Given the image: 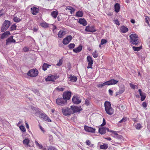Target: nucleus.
Instances as JSON below:
<instances>
[{"label": "nucleus", "instance_id": "680f3d73", "mask_svg": "<svg viewBox=\"0 0 150 150\" xmlns=\"http://www.w3.org/2000/svg\"><path fill=\"white\" fill-rule=\"evenodd\" d=\"M108 92L110 95L112 96L113 95V91L111 89H109L108 90Z\"/></svg>", "mask_w": 150, "mask_h": 150}, {"label": "nucleus", "instance_id": "bb28decb", "mask_svg": "<svg viewBox=\"0 0 150 150\" xmlns=\"http://www.w3.org/2000/svg\"><path fill=\"white\" fill-rule=\"evenodd\" d=\"M71 91H66V100H69L71 97Z\"/></svg>", "mask_w": 150, "mask_h": 150}, {"label": "nucleus", "instance_id": "412c9836", "mask_svg": "<svg viewBox=\"0 0 150 150\" xmlns=\"http://www.w3.org/2000/svg\"><path fill=\"white\" fill-rule=\"evenodd\" d=\"M66 34V32L64 30H61L58 33V35L59 38H61Z\"/></svg>", "mask_w": 150, "mask_h": 150}, {"label": "nucleus", "instance_id": "e433bc0d", "mask_svg": "<svg viewBox=\"0 0 150 150\" xmlns=\"http://www.w3.org/2000/svg\"><path fill=\"white\" fill-rule=\"evenodd\" d=\"M51 15L54 18H56L58 15V11H52L51 13Z\"/></svg>", "mask_w": 150, "mask_h": 150}, {"label": "nucleus", "instance_id": "423d86ee", "mask_svg": "<svg viewBox=\"0 0 150 150\" xmlns=\"http://www.w3.org/2000/svg\"><path fill=\"white\" fill-rule=\"evenodd\" d=\"M38 71L36 69H31L27 73L28 76L31 77H34L37 76L38 74Z\"/></svg>", "mask_w": 150, "mask_h": 150}, {"label": "nucleus", "instance_id": "5701e85b", "mask_svg": "<svg viewBox=\"0 0 150 150\" xmlns=\"http://www.w3.org/2000/svg\"><path fill=\"white\" fill-rule=\"evenodd\" d=\"M35 143L36 146L39 149H41L42 150H46V148L44 147L42 145L39 144L37 141H35Z\"/></svg>", "mask_w": 150, "mask_h": 150}, {"label": "nucleus", "instance_id": "6e6552de", "mask_svg": "<svg viewBox=\"0 0 150 150\" xmlns=\"http://www.w3.org/2000/svg\"><path fill=\"white\" fill-rule=\"evenodd\" d=\"M72 101L74 103L78 104L81 102V100L80 97L77 95H74L73 97Z\"/></svg>", "mask_w": 150, "mask_h": 150}, {"label": "nucleus", "instance_id": "9b49d317", "mask_svg": "<svg viewBox=\"0 0 150 150\" xmlns=\"http://www.w3.org/2000/svg\"><path fill=\"white\" fill-rule=\"evenodd\" d=\"M40 117L45 121H47L48 122H51V120L47 117L45 114L41 113L40 115Z\"/></svg>", "mask_w": 150, "mask_h": 150}, {"label": "nucleus", "instance_id": "bf43d9fd", "mask_svg": "<svg viewBox=\"0 0 150 150\" xmlns=\"http://www.w3.org/2000/svg\"><path fill=\"white\" fill-rule=\"evenodd\" d=\"M62 61L60 59L59 61V62H58V63L57 64V66H60L62 65Z\"/></svg>", "mask_w": 150, "mask_h": 150}, {"label": "nucleus", "instance_id": "4d7b16f0", "mask_svg": "<svg viewBox=\"0 0 150 150\" xmlns=\"http://www.w3.org/2000/svg\"><path fill=\"white\" fill-rule=\"evenodd\" d=\"M105 124H106L105 120V119L104 118H103V123L100 126H102V127L103 126H104L105 125Z\"/></svg>", "mask_w": 150, "mask_h": 150}, {"label": "nucleus", "instance_id": "dca6fc26", "mask_svg": "<svg viewBox=\"0 0 150 150\" xmlns=\"http://www.w3.org/2000/svg\"><path fill=\"white\" fill-rule=\"evenodd\" d=\"M82 48V46L80 45L77 48L73 49V51L76 53H77L80 52Z\"/></svg>", "mask_w": 150, "mask_h": 150}, {"label": "nucleus", "instance_id": "c03bdc74", "mask_svg": "<svg viewBox=\"0 0 150 150\" xmlns=\"http://www.w3.org/2000/svg\"><path fill=\"white\" fill-rule=\"evenodd\" d=\"M92 55L95 58H97L98 56V53L96 51L93 52Z\"/></svg>", "mask_w": 150, "mask_h": 150}, {"label": "nucleus", "instance_id": "09e8293b", "mask_svg": "<svg viewBox=\"0 0 150 150\" xmlns=\"http://www.w3.org/2000/svg\"><path fill=\"white\" fill-rule=\"evenodd\" d=\"M107 42V40L105 39H103L101 40V45H103L105 44Z\"/></svg>", "mask_w": 150, "mask_h": 150}, {"label": "nucleus", "instance_id": "a19ab883", "mask_svg": "<svg viewBox=\"0 0 150 150\" xmlns=\"http://www.w3.org/2000/svg\"><path fill=\"white\" fill-rule=\"evenodd\" d=\"M21 19L19 18L16 17H14L13 18V20L14 21L18 23L20 22Z\"/></svg>", "mask_w": 150, "mask_h": 150}, {"label": "nucleus", "instance_id": "7ed1b4c3", "mask_svg": "<svg viewBox=\"0 0 150 150\" xmlns=\"http://www.w3.org/2000/svg\"><path fill=\"white\" fill-rule=\"evenodd\" d=\"M118 82V81L114 79L110 80L108 81L101 84L97 85V87L99 88H102L105 85L109 86L112 85H114L117 84Z\"/></svg>", "mask_w": 150, "mask_h": 150}, {"label": "nucleus", "instance_id": "c85d7f7f", "mask_svg": "<svg viewBox=\"0 0 150 150\" xmlns=\"http://www.w3.org/2000/svg\"><path fill=\"white\" fill-rule=\"evenodd\" d=\"M81 107H74L72 109L73 110V112H79L81 110V109H80Z\"/></svg>", "mask_w": 150, "mask_h": 150}, {"label": "nucleus", "instance_id": "6ab92c4d", "mask_svg": "<svg viewBox=\"0 0 150 150\" xmlns=\"http://www.w3.org/2000/svg\"><path fill=\"white\" fill-rule=\"evenodd\" d=\"M115 11L116 12H118L120 10V6L119 4L117 3H116L114 6Z\"/></svg>", "mask_w": 150, "mask_h": 150}, {"label": "nucleus", "instance_id": "2f4dec72", "mask_svg": "<svg viewBox=\"0 0 150 150\" xmlns=\"http://www.w3.org/2000/svg\"><path fill=\"white\" fill-rule=\"evenodd\" d=\"M83 15V13L82 11H79L76 12V16L77 17H81Z\"/></svg>", "mask_w": 150, "mask_h": 150}, {"label": "nucleus", "instance_id": "58836bf2", "mask_svg": "<svg viewBox=\"0 0 150 150\" xmlns=\"http://www.w3.org/2000/svg\"><path fill=\"white\" fill-rule=\"evenodd\" d=\"M150 21V18H149L147 16H145V21L146 23H147V25L149 26H150V24L149 23V21Z\"/></svg>", "mask_w": 150, "mask_h": 150}, {"label": "nucleus", "instance_id": "cd10ccee", "mask_svg": "<svg viewBox=\"0 0 150 150\" xmlns=\"http://www.w3.org/2000/svg\"><path fill=\"white\" fill-rule=\"evenodd\" d=\"M72 39V36L71 35H67L66 36V45L68 44Z\"/></svg>", "mask_w": 150, "mask_h": 150}, {"label": "nucleus", "instance_id": "774afa93", "mask_svg": "<svg viewBox=\"0 0 150 150\" xmlns=\"http://www.w3.org/2000/svg\"><path fill=\"white\" fill-rule=\"evenodd\" d=\"M62 42L64 45H66V38L63 39Z\"/></svg>", "mask_w": 150, "mask_h": 150}, {"label": "nucleus", "instance_id": "4468645a", "mask_svg": "<svg viewBox=\"0 0 150 150\" xmlns=\"http://www.w3.org/2000/svg\"><path fill=\"white\" fill-rule=\"evenodd\" d=\"M31 13L34 15H36L39 11L38 9L35 7L31 8Z\"/></svg>", "mask_w": 150, "mask_h": 150}, {"label": "nucleus", "instance_id": "f8f14e48", "mask_svg": "<svg viewBox=\"0 0 150 150\" xmlns=\"http://www.w3.org/2000/svg\"><path fill=\"white\" fill-rule=\"evenodd\" d=\"M68 81H69L71 82H75L77 80V78L76 76L69 75L68 76Z\"/></svg>", "mask_w": 150, "mask_h": 150}, {"label": "nucleus", "instance_id": "4c0bfd02", "mask_svg": "<svg viewBox=\"0 0 150 150\" xmlns=\"http://www.w3.org/2000/svg\"><path fill=\"white\" fill-rule=\"evenodd\" d=\"M12 38H13V36H11L6 40V45H8V44L9 43L11 42Z\"/></svg>", "mask_w": 150, "mask_h": 150}, {"label": "nucleus", "instance_id": "0eeeda50", "mask_svg": "<svg viewBox=\"0 0 150 150\" xmlns=\"http://www.w3.org/2000/svg\"><path fill=\"white\" fill-rule=\"evenodd\" d=\"M85 30L87 32L94 33L96 32L97 31V30L94 25H88L86 27Z\"/></svg>", "mask_w": 150, "mask_h": 150}, {"label": "nucleus", "instance_id": "a211bd4d", "mask_svg": "<svg viewBox=\"0 0 150 150\" xmlns=\"http://www.w3.org/2000/svg\"><path fill=\"white\" fill-rule=\"evenodd\" d=\"M120 29L121 32L123 33H126L129 30L128 28L124 25L121 26L120 27Z\"/></svg>", "mask_w": 150, "mask_h": 150}, {"label": "nucleus", "instance_id": "864d4df0", "mask_svg": "<svg viewBox=\"0 0 150 150\" xmlns=\"http://www.w3.org/2000/svg\"><path fill=\"white\" fill-rule=\"evenodd\" d=\"M114 21L115 22V23L117 25H119L120 24V23L118 19H116L115 20H114Z\"/></svg>", "mask_w": 150, "mask_h": 150}, {"label": "nucleus", "instance_id": "5fc2aeb1", "mask_svg": "<svg viewBox=\"0 0 150 150\" xmlns=\"http://www.w3.org/2000/svg\"><path fill=\"white\" fill-rule=\"evenodd\" d=\"M48 150H57V149L55 147L51 146L48 148Z\"/></svg>", "mask_w": 150, "mask_h": 150}, {"label": "nucleus", "instance_id": "1a4fd4ad", "mask_svg": "<svg viewBox=\"0 0 150 150\" xmlns=\"http://www.w3.org/2000/svg\"><path fill=\"white\" fill-rule=\"evenodd\" d=\"M87 60L88 62V66L87 67L88 69H92V64L93 63V61L92 57L90 56H88L87 57Z\"/></svg>", "mask_w": 150, "mask_h": 150}, {"label": "nucleus", "instance_id": "9d476101", "mask_svg": "<svg viewBox=\"0 0 150 150\" xmlns=\"http://www.w3.org/2000/svg\"><path fill=\"white\" fill-rule=\"evenodd\" d=\"M84 129L86 132L92 133H94L95 132L96 129L88 126L85 125Z\"/></svg>", "mask_w": 150, "mask_h": 150}, {"label": "nucleus", "instance_id": "a878e982", "mask_svg": "<svg viewBox=\"0 0 150 150\" xmlns=\"http://www.w3.org/2000/svg\"><path fill=\"white\" fill-rule=\"evenodd\" d=\"M120 110L122 111H124L126 109V105L123 104H121L119 106Z\"/></svg>", "mask_w": 150, "mask_h": 150}, {"label": "nucleus", "instance_id": "aec40b11", "mask_svg": "<svg viewBox=\"0 0 150 150\" xmlns=\"http://www.w3.org/2000/svg\"><path fill=\"white\" fill-rule=\"evenodd\" d=\"M30 141L28 139H25L23 141V144H25V146L26 147H29L30 146L29 144Z\"/></svg>", "mask_w": 150, "mask_h": 150}, {"label": "nucleus", "instance_id": "2eb2a0df", "mask_svg": "<svg viewBox=\"0 0 150 150\" xmlns=\"http://www.w3.org/2000/svg\"><path fill=\"white\" fill-rule=\"evenodd\" d=\"M79 23L83 26H86L87 24V21L84 18H80L79 20Z\"/></svg>", "mask_w": 150, "mask_h": 150}, {"label": "nucleus", "instance_id": "473e14b6", "mask_svg": "<svg viewBox=\"0 0 150 150\" xmlns=\"http://www.w3.org/2000/svg\"><path fill=\"white\" fill-rule=\"evenodd\" d=\"M51 65L48 64H47L44 63L42 66V69L44 71L47 70V68H49V66H50Z\"/></svg>", "mask_w": 150, "mask_h": 150}, {"label": "nucleus", "instance_id": "c9c22d12", "mask_svg": "<svg viewBox=\"0 0 150 150\" xmlns=\"http://www.w3.org/2000/svg\"><path fill=\"white\" fill-rule=\"evenodd\" d=\"M40 25L42 27L44 28H47L49 27V24L45 22L41 23Z\"/></svg>", "mask_w": 150, "mask_h": 150}, {"label": "nucleus", "instance_id": "13d9d810", "mask_svg": "<svg viewBox=\"0 0 150 150\" xmlns=\"http://www.w3.org/2000/svg\"><path fill=\"white\" fill-rule=\"evenodd\" d=\"M142 106L144 108H146L147 106V104L146 102H143L142 104Z\"/></svg>", "mask_w": 150, "mask_h": 150}, {"label": "nucleus", "instance_id": "79ce46f5", "mask_svg": "<svg viewBox=\"0 0 150 150\" xmlns=\"http://www.w3.org/2000/svg\"><path fill=\"white\" fill-rule=\"evenodd\" d=\"M135 127L137 129H139L142 127V125L140 123H137V125L135 126Z\"/></svg>", "mask_w": 150, "mask_h": 150}, {"label": "nucleus", "instance_id": "603ef678", "mask_svg": "<svg viewBox=\"0 0 150 150\" xmlns=\"http://www.w3.org/2000/svg\"><path fill=\"white\" fill-rule=\"evenodd\" d=\"M55 90H58L59 91H63V90H64V88H62L58 87L56 88H55Z\"/></svg>", "mask_w": 150, "mask_h": 150}, {"label": "nucleus", "instance_id": "338daca9", "mask_svg": "<svg viewBox=\"0 0 150 150\" xmlns=\"http://www.w3.org/2000/svg\"><path fill=\"white\" fill-rule=\"evenodd\" d=\"M23 122V121L22 120H20L19 121V122L17 124V126H20V124L21 123Z\"/></svg>", "mask_w": 150, "mask_h": 150}, {"label": "nucleus", "instance_id": "39448f33", "mask_svg": "<svg viewBox=\"0 0 150 150\" xmlns=\"http://www.w3.org/2000/svg\"><path fill=\"white\" fill-rule=\"evenodd\" d=\"M10 21H8L6 20L3 24L1 28V31L2 32H4L6 30L9 28L10 25Z\"/></svg>", "mask_w": 150, "mask_h": 150}, {"label": "nucleus", "instance_id": "f03ea898", "mask_svg": "<svg viewBox=\"0 0 150 150\" xmlns=\"http://www.w3.org/2000/svg\"><path fill=\"white\" fill-rule=\"evenodd\" d=\"M105 110L106 113L109 115L114 113V110L111 106L110 103L108 101H105L104 103Z\"/></svg>", "mask_w": 150, "mask_h": 150}, {"label": "nucleus", "instance_id": "052dcab7", "mask_svg": "<svg viewBox=\"0 0 150 150\" xmlns=\"http://www.w3.org/2000/svg\"><path fill=\"white\" fill-rule=\"evenodd\" d=\"M29 48L28 47H25L23 48V50L25 52H26L29 51Z\"/></svg>", "mask_w": 150, "mask_h": 150}, {"label": "nucleus", "instance_id": "c756f323", "mask_svg": "<svg viewBox=\"0 0 150 150\" xmlns=\"http://www.w3.org/2000/svg\"><path fill=\"white\" fill-rule=\"evenodd\" d=\"M108 147V144L104 143L103 145H101L100 146V148L103 149H106Z\"/></svg>", "mask_w": 150, "mask_h": 150}, {"label": "nucleus", "instance_id": "72a5a7b5", "mask_svg": "<svg viewBox=\"0 0 150 150\" xmlns=\"http://www.w3.org/2000/svg\"><path fill=\"white\" fill-rule=\"evenodd\" d=\"M142 49V46H140L139 47H136L133 46L132 47L133 50L135 51H139Z\"/></svg>", "mask_w": 150, "mask_h": 150}, {"label": "nucleus", "instance_id": "7c9ffc66", "mask_svg": "<svg viewBox=\"0 0 150 150\" xmlns=\"http://www.w3.org/2000/svg\"><path fill=\"white\" fill-rule=\"evenodd\" d=\"M125 91V88H124L120 89L118 92L116 93L115 95L116 96H117L118 95L124 92Z\"/></svg>", "mask_w": 150, "mask_h": 150}, {"label": "nucleus", "instance_id": "b1692460", "mask_svg": "<svg viewBox=\"0 0 150 150\" xmlns=\"http://www.w3.org/2000/svg\"><path fill=\"white\" fill-rule=\"evenodd\" d=\"M10 35V33L9 31H6L2 34L1 36V38L2 39H3L5 37L7 36L8 35Z\"/></svg>", "mask_w": 150, "mask_h": 150}, {"label": "nucleus", "instance_id": "a18cd8bd", "mask_svg": "<svg viewBox=\"0 0 150 150\" xmlns=\"http://www.w3.org/2000/svg\"><path fill=\"white\" fill-rule=\"evenodd\" d=\"M127 120V117H124L122 118L120 121L119 122V123H121L123 122H125Z\"/></svg>", "mask_w": 150, "mask_h": 150}, {"label": "nucleus", "instance_id": "ea45409f", "mask_svg": "<svg viewBox=\"0 0 150 150\" xmlns=\"http://www.w3.org/2000/svg\"><path fill=\"white\" fill-rule=\"evenodd\" d=\"M86 144L92 147L93 146V144H91V142L89 140H87L86 141Z\"/></svg>", "mask_w": 150, "mask_h": 150}, {"label": "nucleus", "instance_id": "4be33fe9", "mask_svg": "<svg viewBox=\"0 0 150 150\" xmlns=\"http://www.w3.org/2000/svg\"><path fill=\"white\" fill-rule=\"evenodd\" d=\"M105 127H103L101 128H99V132L102 134H103L105 133Z\"/></svg>", "mask_w": 150, "mask_h": 150}, {"label": "nucleus", "instance_id": "0e129e2a", "mask_svg": "<svg viewBox=\"0 0 150 150\" xmlns=\"http://www.w3.org/2000/svg\"><path fill=\"white\" fill-rule=\"evenodd\" d=\"M112 142L113 143L112 144L114 145L115 144H120L119 143L115 141H112Z\"/></svg>", "mask_w": 150, "mask_h": 150}, {"label": "nucleus", "instance_id": "6e6d98bb", "mask_svg": "<svg viewBox=\"0 0 150 150\" xmlns=\"http://www.w3.org/2000/svg\"><path fill=\"white\" fill-rule=\"evenodd\" d=\"M129 85H130V86L131 88H132L133 89H135V87L136 86V85H133L132 83H130L129 84Z\"/></svg>", "mask_w": 150, "mask_h": 150}, {"label": "nucleus", "instance_id": "f3484780", "mask_svg": "<svg viewBox=\"0 0 150 150\" xmlns=\"http://www.w3.org/2000/svg\"><path fill=\"white\" fill-rule=\"evenodd\" d=\"M66 10L70 12V14H72L75 11V9L71 6H68L66 7Z\"/></svg>", "mask_w": 150, "mask_h": 150}, {"label": "nucleus", "instance_id": "de8ad7c7", "mask_svg": "<svg viewBox=\"0 0 150 150\" xmlns=\"http://www.w3.org/2000/svg\"><path fill=\"white\" fill-rule=\"evenodd\" d=\"M16 25L15 24H14L12 25L11 28V30H16Z\"/></svg>", "mask_w": 150, "mask_h": 150}, {"label": "nucleus", "instance_id": "f257e3e1", "mask_svg": "<svg viewBox=\"0 0 150 150\" xmlns=\"http://www.w3.org/2000/svg\"><path fill=\"white\" fill-rule=\"evenodd\" d=\"M129 42L132 44L137 45L139 43L138 36L135 33L129 35Z\"/></svg>", "mask_w": 150, "mask_h": 150}, {"label": "nucleus", "instance_id": "ddd939ff", "mask_svg": "<svg viewBox=\"0 0 150 150\" xmlns=\"http://www.w3.org/2000/svg\"><path fill=\"white\" fill-rule=\"evenodd\" d=\"M138 91L141 96V100L142 101H144L146 97L145 93H144L142 92L141 89H139L138 90Z\"/></svg>", "mask_w": 150, "mask_h": 150}, {"label": "nucleus", "instance_id": "e2e57ef3", "mask_svg": "<svg viewBox=\"0 0 150 150\" xmlns=\"http://www.w3.org/2000/svg\"><path fill=\"white\" fill-rule=\"evenodd\" d=\"M62 110L63 114L66 116V109L63 108H62Z\"/></svg>", "mask_w": 150, "mask_h": 150}, {"label": "nucleus", "instance_id": "3c124183", "mask_svg": "<svg viewBox=\"0 0 150 150\" xmlns=\"http://www.w3.org/2000/svg\"><path fill=\"white\" fill-rule=\"evenodd\" d=\"M33 91L35 93L38 95L39 96L40 95V93L38 90L37 89H34L33 90Z\"/></svg>", "mask_w": 150, "mask_h": 150}, {"label": "nucleus", "instance_id": "49530a36", "mask_svg": "<svg viewBox=\"0 0 150 150\" xmlns=\"http://www.w3.org/2000/svg\"><path fill=\"white\" fill-rule=\"evenodd\" d=\"M19 128L23 132H25V127L23 125H21L19 126Z\"/></svg>", "mask_w": 150, "mask_h": 150}, {"label": "nucleus", "instance_id": "69168bd1", "mask_svg": "<svg viewBox=\"0 0 150 150\" xmlns=\"http://www.w3.org/2000/svg\"><path fill=\"white\" fill-rule=\"evenodd\" d=\"M85 104L87 105H88L89 104V102L88 100L86 99L85 101Z\"/></svg>", "mask_w": 150, "mask_h": 150}, {"label": "nucleus", "instance_id": "37998d69", "mask_svg": "<svg viewBox=\"0 0 150 150\" xmlns=\"http://www.w3.org/2000/svg\"><path fill=\"white\" fill-rule=\"evenodd\" d=\"M75 46V45L74 43H71L68 46L69 49H72L74 48Z\"/></svg>", "mask_w": 150, "mask_h": 150}, {"label": "nucleus", "instance_id": "8fccbe9b", "mask_svg": "<svg viewBox=\"0 0 150 150\" xmlns=\"http://www.w3.org/2000/svg\"><path fill=\"white\" fill-rule=\"evenodd\" d=\"M110 132H111L113 134L115 135L118 136L119 137L121 136L120 135H119L117 133V132L116 131L111 130V131H110Z\"/></svg>", "mask_w": 150, "mask_h": 150}, {"label": "nucleus", "instance_id": "20e7f679", "mask_svg": "<svg viewBox=\"0 0 150 150\" xmlns=\"http://www.w3.org/2000/svg\"><path fill=\"white\" fill-rule=\"evenodd\" d=\"M63 98H58L56 99L57 104L59 105L64 106L66 103V91H64L62 95Z\"/></svg>", "mask_w": 150, "mask_h": 150}, {"label": "nucleus", "instance_id": "f704fd0d", "mask_svg": "<svg viewBox=\"0 0 150 150\" xmlns=\"http://www.w3.org/2000/svg\"><path fill=\"white\" fill-rule=\"evenodd\" d=\"M54 76L53 75L51 76H49L47 78L45 79V80L47 81H53L54 80Z\"/></svg>", "mask_w": 150, "mask_h": 150}, {"label": "nucleus", "instance_id": "393cba45", "mask_svg": "<svg viewBox=\"0 0 150 150\" xmlns=\"http://www.w3.org/2000/svg\"><path fill=\"white\" fill-rule=\"evenodd\" d=\"M73 112V110L72 108H66V115H69L71 114Z\"/></svg>", "mask_w": 150, "mask_h": 150}]
</instances>
